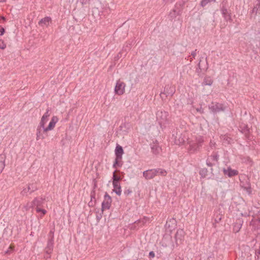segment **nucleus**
I'll list each match as a JSON object with an SVG mask.
<instances>
[{
	"label": "nucleus",
	"instance_id": "nucleus-1",
	"mask_svg": "<svg viewBox=\"0 0 260 260\" xmlns=\"http://www.w3.org/2000/svg\"><path fill=\"white\" fill-rule=\"evenodd\" d=\"M203 142V138L201 137L197 138L195 141H189L188 142V151L190 153H194L199 150L202 147V144Z\"/></svg>",
	"mask_w": 260,
	"mask_h": 260
},
{
	"label": "nucleus",
	"instance_id": "nucleus-2",
	"mask_svg": "<svg viewBox=\"0 0 260 260\" xmlns=\"http://www.w3.org/2000/svg\"><path fill=\"white\" fill-rule=\"evenodd\" d=\"M209 108L213 113H217L221 111H223L225 107L221 104L218 103H211L209 105Z\"/></svg>",
	"mask_w": 260,
	"mask_h": 260
},
{
	"label": "nucleus",
	"instance_id": "nucleus-3",
	"mask_svg": "<svg viewBox=\"0 0 260 260\" xmlns=\"http://www.w3.org/2000/svg\"><path fill=\"white\" fill-rule=\"evenodd\" d=\"M112 203V199L111 197L106 192L104 196V200L102 204V210L104 211L105 210L109 209Z\"/></svg>",
	"mask_w": 260,
	"mask_h": 260
},
{
	"label": "nucleus",
	"instance_id": "nucleus-4",
	"mask_svg": "<svg viewBox=\"0 0 260 260\" xmlns=\"http://www.w3.org/2000/svg\"><path fill=\"white\" fill-rule=\"evenodd\" d=\"M125 84L124 82L119 80L117 82L115 87V92L116 94L121 95L123 94L125 91Z\"/></svg>",
	"mask_w": 260,
	"mask_h": 260
},
{
	"label": "nucleus",
	"instance_id": "nucleus-5",
	"mask_svg": "<svg viewBox=\"0 0 260 260\" xmlns=\"http://www.w3.org/2000/svg\"><path fill=\"white\" fill-rule=\"evenodd\" d=\"M182 134L181 133H176V135L175 134H173L172 138L174 139V142L175 144L176 145H181L183 144L185 142V138L182 137Z\"/></svg>",
	"mask_w": 260,
	"mask_h": 260
},
{
	"label": "nucleus",
	"instance_id": "nucleus-6",
	"mask_svg": "<svg viewBox=\"0 0 260 260\" xmlns=\"http://www.w3.org/2000/svg\"><path fill=\"white\" fill-rule=\"evenodd\" d=\"M57 121L58 118H57V117L53 116L48 126L46 127H45V126H44V127H42L43 132H47L48 131H51L53 129V128L55 127V125Z\"/></svg>",
	"mask_w": 260,
	"mask_h": 260
},
{
	"label": "nucleus",
	"instance_id": "nucleus-7",
	"mask_svg": "<svg viewBox=\"0 0 260 260\" xmlns=\"http://www.w3.org/2000/svg\"><path fill=\"white\" fill-rule=\"evenodd\" d=\"M151 152L156 155L160 153L161 150L160 146L159 145L158 142L157 140H155L150 145Z\"/></svg>",
	"mask_w": 260,
	"mask_h": 260
},
{
	"label": "nucleus",
	"instance_id": "nucleus-8",
	"mask_svg": "<svg viewBox=\"0 0 260 260\" xmlns=\"http://www.w3.org/2000/svg\"><path fill=\"white\" fill-rule=\"evenodd\" d=\"M143 176L147 180L153 178L156 176V169H151L144 171Z\"/></svg>",
	"mask_w": 260,
	"mask_h": 260
},
{
	"label": "nucleus",
	"instance_id": "nucleus-9",
	"mask_svg": "<svg viewBox=\"0 0 260 260\" xmlns=\"http://www.w3.org/2000/svg\"><path fill=\"white\" fill-rule=\"evenodd\" d=\"M175 92V88L173 86L167 85L165 86L164 92L160 93L161 94H165L167 96H172Z\"/></svg>",
	"mask_w": 260,
	"mask_h": 260
},
{
	"label": "nucleus",
	"instance_id": "nucleus-10",
	"mask_svg": "<svg viewBox=\"0 0 260 260\" xmlns=\"http://www.w3.org/2000/svg\"><path fill=\"white\" fill-rule=\"evenodd\" d=\"M224 175H227L229 177L236 176L238 174V171L236 170H233L231 167H228L227 169L223 170Z\"/></svg>",
	"mask_w": 260,
	"mask_h": 260
},
{
	"label": "nucleus",
	"instance_id": "nucleus-11",
	"mask_svg": "<svg viewBox=\"0 0 260 260\" xmlns=\"http://www.w3.org/2000/svg\"><path fill=\"white\" fill-rule=\"evenodd\" d=\"M184 235L185 233L182 229H179L177 230L175 235L176 241L177 244L178 242L181 243L183 240Z\"/></svg>",
	"mask_w": 260,
	"mask_h": 260
},
{
	"label": "nucleus",
	"instance_id": "nucleus-12",
	"mask_svg": "<svg viewBox=\"0 0 260 260\" xmlns=\"http://www.w3.org/2000/svg\"><path fill=\"white\" fill-rule=\"evenodd\" d=\"M168 114L165 111H158L156 114V117L157 119H160L161 121L160 123H162L167 119Z\"/></svg>",
	"mask_w": 260,
	"mask_h": 260
},
{
	"label": "nucleus",
	"instance_id": "nucleus-13",
	"mask_svg": "<svg viewBox=\"0 0 260 260\" xmlns=\"http://www.w3.org/2000/svg\"><path fill=\"white\" fill-rule=\"evenodd\" d=\"M46 133V132H43L42 127L40 126V124H39L37 129V140H39L40 139H44L45 137L44 134Z\"/></svg>",
	"mask_w": 260,
	"mask_h": 260
},
{
	"label": "nucleus",
	"instance_id": "nucleus-14",
	"mask_svg": "<svg viewBox=\"0 0 260 260\" xmlns=\"http://www.w3.org/2000/svg\"><path fill=\"white\" fill-rule=\"evenodd\" d=\"M49 109H48L46 110V112L45 113V114L43 115V116L41 118V121L39 123V124H40V126L44 127V126H45V124L48 121V117L50 116V114H49Z\"/></svg>",
	"mask_w": 260,
	"mask_h": 260
},
{
	"label": "nucleus",
	"instance_id": "nucleus-15",
	"mask_svg": "<svg viewBox=\"0 0 260 260\" xmlns=\"http://www.w3.org/2000/svg\"><path fill=\"white\" fill-rule=\"evenodd\" d=\"M53 241L52 239H48L47 245L45 249V252L47 254H50L52 253L53 249Z\"/></svg>",
	"mask_w": 260,
	"mask_h": 260
},
{
	"label": "nucleus",
	"instance_id": "nucleus-16",
	"mask_svg": "<svg viewBox=\"0 0 260 260\" xmlns=\"http://www.w3.org/2000/svg\"><path fill=\"white\" fill-rule=\"evenodd\" d=\"M51 21V18L50 17H45L39 22V25L42 27L48 26Z\"/></svg>",
	"mask_w": 260,
	"mask_h": 260
},
{
	"label": "nucleus",
	"instance_id": "nucleus-17",
	"mask_svg": "<svg viewBox=\"0 0 260 260\" xmlns=\"http://www.w3.org/2000/svg\"><path fill=\"white\" fill-rule=\"evenodd\" d=\"M115 155L116 157H118V159H122V155L123 154V150L122 147L117 145L115 148Z\"/></svg>",
	"mask_w": 260,
	"mask_h": 260
},
{
	"label": "nucleus",
	"instance_id": "nucleus-18",
	"mask_svg": "<svg viewBox=\"0 0 260 260\" xmlns=\"http://www.w3.org/2000/svg\"><path fill=\"white\" fill-rule=\"evenodd\" d=\"M44 202L45 199L43 198L35 199L32 202V204L33 206H36V208H40V207H43Z\"/></svg>",
	"mask_w": 260,
	"mask_h": 260
},
{
	"label": "nucleus",
	"instance_id": "nucleus-19",
	"mask_svg": "<svg viewBox=\"0 0 260 260\" xmlns=\"http://www.w3.org/2000/svg\"><path fill=\"white\" fill-rule=\"evenodd\" d=\"M221 11L223 17L226 21L231 20V16L225 7H222Z\"/></svg>",
	"mask_w": 260,
	"mask_h": 260
},
{
	"label": "nucleus",
	"instance_id": "nucleus-20",
	"mask_svg": "<svg viewBox=\"0 0 260 260\" xmlns=\"http://www.w3.org/2000/svg\"><path fill=\"white\" fill-rule=\"evenodd\" d=\"M114 187L113 191L118 196H120L121 194V186L119 182L113 183Z\"/></svg>",
	"mask_w": 260,
	"mask_h": 260
},
{
	"label": "nucleus",
	"instance_id": "nucleus-21",
	"mask_svg": "<svg viewBox=\"0 0 260 260\" xmlns=\"http://www.w3.org/2000/svg\"><path fill=\"white\" fill-rule=\"evenodd\" d=\"M240 130L246 137H248L249 129L247 125L245 124H241L240 126Z\"/></svg>",
	"mask_w": 260,
	"mask_h": 260
},
{
	"label": "nucleus",
	"instance_id": "nucleus-22",
	"mask_svg": "<svg viewBox=\"0 0 260 260\" xmlns=\"http://www.w3.org/2000/svg\"><path fill=\"white\" fill-rule=\"evenodd\" d=\"M203 58V57L200 58V62L198 64V68H197L196 70V72L198 74L199 76H201V73L203 72L206 71V70L207 69V67L202 68L201 66V62Z\"/></svg>",
	"mask_w": 260,
	"mask_h": 260
},
{
	"label": "nucleus",
	"instance_id": "nucleus-23",
	"mask_svg": "<svg viewBox=\"0 0 260 260\" xmlns=\"http://www.w3.org/2000/svg\"><path fill=\"white\" fill-rule=\"evenodd\" d=\"M5 156L4 155H0V174L2 173V171L4 170L5 164Z\"/></svg>",
	"mask_w": 260,
	"mask_h": 260
},
{
	"label": "nucleus",
	"instance_id": "nucleus-24",
	"mask_svg": "<svg viewBox=\"0 0 260 260\" xmlns=\"http://www.w3.org/2000/svg\"><path fill=\"white\" fill-rule=\"evenodd\" d=\"M259 9H260V0H256L255 6L252 10V13L256 14Z\"/></svg>",
	"mask_w": 260,
	"mask_h": 260
},
{
	"label": "nucleus",
	"instance_id": "nucleus-25",
	"mask_svg": "<svg viewBox=\"0 0 260 260\" xmlns=\"http://www.w3.org/2000/svg\"><path fill=\"white\" fill-rule=\"evenodd\" d=\"M156 176L159 175L163 176H165L167 175V171L162 169L157 168L156 169Z\"/></svg>",
	"mask_w": 260,
	"mask_h": 260
},
{
	"label": "nucleus",
	"instance_id": "nucleus-26",
	"mask_svg": "<svg viewBox=\"0 0 260 260\" xmlns=\"http://www.w3.org/2000/svg\"><path fill=\"white\" fill-rule=\"evenodd\" d=\"M219 156L216 154L214 153L209 156H208V158L210 159V160L214 163H216L218 161Z\"/></svg>",
	"mask_w": 260,
	"mask_h": 260
},
{
	"label": "nucleus",
	"instance_id": "nucleus-27",
	"mask_svg": "<svg viewBox=\"0 0 260 260\" xmlns=\"http://www.w3.org/2000/svg\"><path fill=\"white\" fill-rule=\"evenodd\" d=\"M213 83V80L211 79L210 77H206L204 79V82L203 84L205 85H211Z\"/></svg>",
	"mask_w": 260,
	"mask_h": 260
},
{
	"label": "nucleus",
	"instance_id": "nucleus-28",
	"mask_svg": "<svg viewBox=\"0 0 260 260\" xmlns=\"http://www.w3.org/2000/svg\"><path fill=\"white\" fill-rule=\"evenodd\" d=\"M116 170L113 173V183L119 182L121 179L120 177L116 174Z\"/></svg>",
	"mask_w": 260,
	"mask_h": 260
},
{
	"label": "nucleus",
	"instance_id": "nucleus-29",
	"mask_svg": "<svg viewBox=\"0 0 260 260\" xmlns=\"http://www.w3.org/2000/svg\"><path fill=\"white\" fill-rule=\"evenodd\" d=\"M221 139L224 143L230 144L231 142L232 139L228 135H223L222 136Z\"/></svg>",
	"mask_w": 260,
	"mask_h": 260
},
{
	"label": "nucleus",
	"instance_id": "nucleus-30",
	"mask_svg": "<svg viewBox=\"0 0 260 260\" xmlns=\"http://www.w3.org/2000/svg\"><path fill=\"white\" fill-rule=\"evenodd\" d=\"M121 159H118V157H116L115 162L113 165V167L114 168H116L117 166H120L121 165L120 164Z\"/></svg>",
	"mask_w": 260,
	"mask_h": 260
},
{
	"label": "nucleus",
	"instance_id": "nucleus-31",
	"mask_svg": "<svg viewBox=\"0 0 260 260\" xmlns=\"http://www.w3.org/2000/svg\"><path fill=\"white\" fill-rule=\"evenodd\" d=\"M207 169L204 168L200 171V174L202 177H205L207 175Z\"/></svg>",
	"mask_w": 260,
	"mask_h": 260
},
{
	"label": "nucleus",
	"instance_id": "nucleus-32",
	"mask_svg": "<svg viewBox=\"0 0 260 260\" xmlns=\"http://www.w3.org/2000/svg\"><path fill=\"white\" fill-rule=\"evenodd\" d=\"M212 2H215V0H202L201 2V5L203 7L207 5L209 3Z\"/></svg>",
	"mask_w": 260,
	"mask_h": 260
},
{
	"label": "nucleus",
	"instance_id": "nucleus-33",
	"mask_svg": "<svg viewBox=\"0 0 260 260\" xmlns=\"http://www.w3.org/2000/svg\"><path fill=\"white\" fill-rule=\"evenodd\" d=\"M31 187V191H35L38 189L37 183L36 182L28 184Z\"/></svg>",
	"mask_w": 260,
	"mask_h": 260
},
{
	"label": "nucleus",
	"instance_id": "nucleus-34",
	"mask_svg": "<svg viewBox=\"0 0 260 260\" xmlns=\"http://www.w3.org/2000/svg\"><path fill=\"white\" fill-rule=\"evenodd\" d=\"M36 209L38 213H41L42 216L45 215L47 212L46 210L41 209V208H36Z\"/></svg>",
	"mask_w": 260,
	"mask_h": 260
},
{
	"label": "nucleus",
	"instance_id": "nucleus-35",
	"mask_svg": "<svg viewBox=\"0 0 260 260\" xmlns=\"http://www.w3.org/2000/svg\"><path fill=\"white\" fill-rule=\"evenodd\" d=\"M206 164H207V165L209 167H212L213 166L215 165V163L212 161L210 160V159H209L208 158H207V159Z\"/></svg>",
	"mask_w": 260,
	"mask_h": 260
},
{
	"label": "nucleus",
	"instance_id": "nucleus-36",
	"mask_svg": "<svg viewBox=\"0 0 260 260\" xmlns=\"http://www.w3.org/2000/svg\"><path fill=\"white\" fill-rule=\"evenodd\" d=\"M221 217H222V215H220V214H219L218 215L217 214V215H215V217H214L215 221L216 222H219L220 221V220L221 219Z\"/></svg>",
	"mask_w": 260,
	"mask_h": 260
},
{
	"label": "nucleus",
	"instance_id": "nucleus-37",
	"mask_svg": "<svg viewBox=\"0 0 260 260\" xmlns=\"http://www.w3.org/2000/svg\"><path fill=\"white\" fill-rule=\"evenodd\" d=\"M120 129L122 130L124 127H126L127 129H129L130 128V125L129 123H123L120 126Z\"/></svg>",
	"mask_w": 260,
	"mask_h": 260
},
{
	"label": "nucleus",
	"instance_id": "nucleus-38",
	"mask_svg": "<svg viewBox=\"0 0 260 260\" xmlns=\"http://www.w3.org/2000/svg\"><path fill=\"white\" fill-rule=\"evenodd\" d=\"M49 239L54 240V232L51 230L48 234Z\"/></svg>",
	"mask_w": 260,
	"mask_h": 260
},
{
	"label": "nucleus",
	"instance_id": "nucleus-39",
	"mask_svg": "<svg viewBox=\"0 0 260 260\" xmlns=\"http://www.w3.org/2000/svg\"><path fill=\"white\" fill-rule=\"evenodd\" d=\"M28 194H29V193L27 192V189L26 187L23 188V190L21 192V194L23 196H27Z\"/></svg>",
	"mask_w": 260,
	"mask_h": 260
},
{
	"label": "nucleus",
	"instance_id": "nucleus-40",
	"mask_svg": "<svg viewBox=\"0 0 260 260\" xmlns=\"http://www.w3.org/2000/svg\"><path fill=\"white\" fill-rule=\"evenodd\" d=\"M6 47V45L4 43L3 41L0 40V48L2 49H4Z\"/></svg>",
	"mask_w": 260,
	"mask_h": 260
},
{
	"label": "nucleus",
	"instance_id": "nucleus-41",
	"mask_svg": "<svg viewBox=\"0 0 260 260\" xmlns=\"http://www.w3.org/2000/svg\"><path fill=\"white\" fill-rule=\"evenodd\" d=\"M80 2L82 6L86 5L89 3V0H80Z\"/></svg>",
	"mask_w": 260,
	"mask_h": 260
},
{
	"label": "nucleus",
	"instance_id": "nucleus-42",
	"mask_svg": "<svg viewBox=\"0 0 260 260\" xmlns=\"http://www.w3.org/2000/svg\"><path fill=\"white\" fill-rule=\"evenodd\" d=\"M132 190L129 189H126V190H125L124 191V194L126 196H128L129 195L130 193H132Z\"/></svg>",
	"mask_w": 260,
	"mask_h": 260
},
{
	"label": "nucleus",
	"instance_id": "nucleus-43",
	"mask_svg": "<svg viewBox=\"0 0 260 260\" xmlns=\"http://www.w3.org/2000/svg\"><path fill=\"white\" fill-rule=\"evenodd\" d=\"M215 142L214 141H211L210 143V147L212 149L213 148L215 147Z\"/></svg>",
	"mask_w": 260,
	"mask_h": 260
},
{
	"label": "nucleus",
	"instance_id": "nucleus-44",
	"mask_svg": "<svg viewBox=\"0 0 260 260\" xmlns=\"http://www.w3.org/2000/svg\"><path fill=\"white\" fill-rule=\"evenodd\" d=\"M26 188L27 192H28L29 194H30L34 192V191H31V187L29 185H28V186Z\"/></svg>",
	"mask_w": 260,
	"mask_h": 260
},
{
	"label": "nucleus",
	"instance_id": "nucleus-45",
	"mask_svg": "<svg viewBox=\"0 0 260 260\" xmlns=\"http://www.w3.org/2000/svg\"><path fill=\"white\" fill-rule=\"evenodd\" d=\"M149 256L150 258H153L155 256V253L153 251H150L149 253Z\"/></svg>",
	"mask_w": 260,
	"mask_h": 260
},
{
	"label": "nucleus",
	"instance_id": "nucleus-46",
	"mask_svg": "<svg viewBox=\"0 0 260 260\" xmlns=\"http://www.w3.org/2000/svg\"><path fill=\"white\" fill-rule=\"evenodd\" d=\"M14 248V246H10V247H9V250H8L7 251H6V253H9L11 251L13 250Z\"/></svg>",
	"mask_w": 260,
	"mask_h": 260
},
{
	"label": "nucleus",
	"instance_id": "nucleus-47",
	"mask_svg": "<svg viewBox=\"0 0 260 260\" xmlns=\"http://www.w3.org/2000/svg\"><path fill=\"white\" fill-rule=\"evenodd\" d=\"M5 29L4 28L0 26V35H3L4 33Z\"/></svg>",
	"mask_w": 260,
	"mask_h": 260
},
{
	"label": "nucleus",
	"instance_id": "nucleus-48",
	"mask_svg": "<svg viewBox=\"0 0 260 260\" xmlns=\"http://www.w3.org/2000/svg\"><path fill=\"white\" fill-rule=\"evenodd\" d=\"M191 55L192 56L193 58H194L197 55V50H195L194 51H192L191 53Z\"/></svg>",
	"mask_w": 260,
	"mask_h": 260
},
{
	"label": "nucleus",
	"instance_id": "nucleus-49",
	"mask_svg": "<svg viewBox=\"0 0 260 260\" xmlns=\"http://www.w3.org/2000/svg\"><path fill=\"white\" fill-rule=\"evenodd\" d=\"M240 227H239V225H238L237 227L235 225L234 230L236 231V232H238L240 230Z\"/></svg>",
	"mask_w": 260,
	"mask_h": 260
},
{
	"label": "nucleus",
	"instance_id": "nucleus-50",
	"mask_svg": "<svg viewBox=\"0 0 260 260\" xmlns=\"http://www.w3.org/2000/svg\"><path fill=\"white\" fill-rule=\"evenodd\" d=\"M170 222H172V223L175 225L176 224V220L174 219H171L170 220Z\"/></svg>",
	"mask_w": 260,
	"mask_h": 260
},
{
	"label": "nucleus",
	"instance_id": "nucleus-51",
	"mask_svg": "<svg viewBox=\"0 0 260 260\" xmlns=\"http://www.w3.org/2000/svg\"><path fill=\"white\" fill-rule=\"evenodd\" d=\"M173 13H174V14H175L176 13L177 15H178L179 14V11H176V10H174Z\"/></svg>",
	"mask_w": 260,
	"mask_h": 260
},
{
	"label": "nucleus",
	"instance_id": "nucleus-52",
	"mask_svg": "<svg viewBox=\"0 0 260 260\" xmlns=\"http://www.w3.org/2000/svg\"><path fill=\"white\" fill-rule=\"evenodd\" d=\"M121 53H119L118 54H117V59H119L120 57H121Z\"/></svg>",
	"mask_w": 260,
	"mask_h": 260
},
{
	"label": "nucleus",
	"instance_id": "nucleus-53",
	"mask_svg": "<svg viewBox=\"0 0 260 260\" xmlns=\"http://www.w3.org/2000/svg\"><path fill=\"white\" fill-rule=\"evenodd\" d=\"M2 19H3L4 21H5V20H6V18H5V17H3V16H2Z\"/></svg>",
	"mask_w": 260,
	"mask_h": 260
},
{
	"label": "nucleus",
	"instance_id": "nucleus-54",
	"mask_svg": "<svg viewBox=\"0 0 260 260\" xmlns=\"http://www.w3.org/2000/svg\"><path fill=\"white\" fill-rule=\"evenodd\" d=\"M170 15H171V17H173V14H172V12H171V13H170Z\"/></svg>",
	"mask_w": 260,
	"mask_h": 260
},
{
	"label": "nucleus",
	"instance_id": "nucleus-55",
	"mask_svg": "<svg viewBox=\"0 0 260 260\" xmlns=\"http://www.w3.org/2000/svg\"><path fill=\"white\" fill-rule=\"evenodd\" d=\"M168 224V221H167V223H166V226H167Z\"/></svg>",
	"mask_w": 260,
	"mask_h": 260
}]
</instances>
